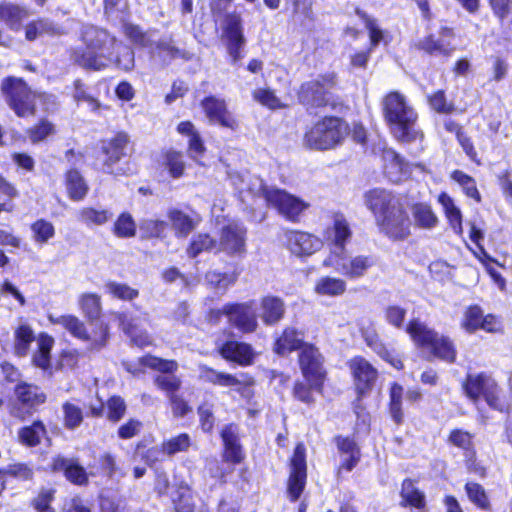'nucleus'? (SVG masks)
<instances>
[{"label": "nucleus", "mask_w": 512, "mask_h": 512, "mask_svg": "<svg viewBox=\"0 0 512 512\" xmlns=\"http://www.w3.org/2000/svg\"><path fill=\"white\" fill-rule=\"evenodd\" d=\"M406 331L417 346L430 349L435 357L448 363L455 361L456 350L448 337L440 336L419 320H412Z\"/></svg>", "instance_id": "nucleus-7"}, {"label": "nucleus", "mask_w": 512, "mask_h": 512, "mask_svg": "<svg viewBox=\"0 0 512 512\" xmlns=\"http://www.w3.org/2000/svg\"><path fill=\"white\" fill-rule=\"evenodd\" d=\"M364 204L374 215L375 221H378L380 216L390 212L392 206H398L400 202L390 191L374 188L364 194Z\"/></svg>", "instance_id": "nucleus-19"}, {"label": "nucleus", "mask_w": 512, "mask_h": 512, "mask_svg": "<svg viewBox=\"0 0 512 512\" xmlns=\"http://www.w3.org/2000/svg\"><path fill=\"white\" fill-rule=\"evenodd\" d=\"M238 273L224 272L213 270L206 273L205 279L210 288L217 293L224 294L228 288L237 281Z\"/></svg>", "instance_id": "nucleus-41"}, {"label": "nucleus", "mask_w": 512, "mask_h": 512, "mask_svg": "<svg viewBox=\"0 0 512 512\" xmlns=\"http://www.w3.org/2000/svg\"><path fill=\"white\" fill-rule=\"evenodd\" d=\"M216 247V241L212 239L208 234L196 235L187 249V253L190 257L194 258L201 252L210 251Z\"/></svg>", "instance_id": "nucleus-60"}, {"label": "nucleus", "mask_w": 512, "mask_h": 512, "mask_svg": "<svg viewBox=\"0 0 512 512\" xmlns=\"http://www.w3.org/2000/svg\"><path fill=\"white\" fill-rule=\"evenodd\" d=\"M120 321L123 331L131 338L135 345L146 347L151 344V339L147 332L139 330L131 322L126 321V317H121Z\"/></svg>", "instance_id": "nucleus-59"}, {"label": "nucleus", "mask_w": 512, "mask_h": 512, "mask_svg": "<svg viewBox=\"0 0 512 512\" xmlns=\"http://www.w3.org/2000/svg\"><path fill=\"white\" fill-rule=\"evenodd\" d=\"M78 303L83 314L91 322H96L101 314L100 296L94 293H84L79 296Z\"/></svg>", "instance_id": "nucleus-43"}, {"label": "nucleus", "mask_w": 512, "mask_h": 512, "mask_svg": "<svg viewBox=\"0 0 512 512\" xmlns=\"http://www.w3.org/2000/svg\"><path fill=\"white\" fill-rule=\"evenodd\" d=\"M451 178L462 187L464 193L468 197L480 202V193L476 187L475 180L471 176L467 175L463 171L455 170L452 172Z\"/></svg>", "instance_id": "nucleus-50"}, {"label": "nucleus", "mask_w": 512, "mask_h": 512, "mask_svg": "<svg viewBox=\"0 0 512 512\" xmlns=\"http://www.w3.org/2000/svg\"><path fill=\"white\" fill-rule=\"evenodd\" d=\"M149 48L152 57L162 58L163 61H166L167 59H174L181 55V51L178 48L174 47L170 42L164 40L155 44H153L151 41V46Z\"/></svg>", "instance_id": "nucleus-62"}, {"label": "nucleus", "mask_w": 512, "mask_h": 512, "mask_svg": "<svg viewBox=\"0 0 512 512\" xmlns=\"http://www.w3.org/2000/svg\"><path fill=\"white\" fill-rule=\"evenodd\" d=\"M223 358L239 363L240 365H248L252 362L254 353L250 345L237 341H228L220 349Z\"/></svg>", "instance_id": "nucleus-30"}, {"label": "nucleus", "mask_w": 512, "mask_h": 512, "mask_svg": "<svg viewBox=\"0 0 512 512\" xmlns=\"http://www.w3.org/2000/svg\"><path fill=\"white\" fill-rule=\"evenodd\" d=\"M347 290V282L339 277L322 276L314 285V292L320 296L338 297Z\"/></svg>", "instance_id": "nucleus-35"}, {"label": "nucleus", "mask_w": 512, "mask_h": 512, "mask_svg": "<svg viewBox=\"0 0 512 512\" xmlns=\"http://www.w3.org/2000/svg\"><path fill=\"white\" fill-rule=\"evenodd\" d=\"M66 190L73 201H81L88 193V185L77 170H69L66 173Z\"/></svg>", "instance_id": "nucleus-39"}, {"label": "nucleus", "mask_w": 512, "mask_h": 512, "mask_svg": "<svg viewBox=\"0 0 512 512\" xmlns=\"http://www.w3.org/2000/svg\"><path fill=\"white\" fill-rule=\"evenodd\" d=\"M306 478V449L304 444L298 443L290 461V475L287 491L291 501H296L302 494L306 485Z\"/></svg>", "instance_id": "nucleus-14"}, {"label": "nucleus", "mask_w": 512, "mask_h": 512, "mask_svg": "<svg viewBox=\"0 0 512 512\" xmlns=\"http://www.w3.org/2000/svg\"><path fill=\"white\" fill-rule=\"evenodd\" d=\"M81 39L86 49L73 50L72 60L84 69L100 71L107 68L113 60V51L117 39L107 30L95 26H85Z\"/></svg>", "instance_id": "nucleus-2"}, {"label": "nucleus", "mask_w": 512, "mask_h": 512, "mask_svg": "<svg viewBox=\"0 0 512 512\" xmlns=\"http://www.w3.org/2000/svg\"><path fill=\"white\" fill-rule=\"evenodd\" d=\"M191 445V439L188 434L183 433L172 437L162 443V451L169 456L179 452H185Z\"/></svg>", "instance_id": "nucleus-57"}, {"label": "nucleus", "mask_w": 512, "mask_h": 512, "mask_svg": "<svg viewBox=\"0 0 512 512\" xmlns=\"http://www.w3.org/2000/svg\"><path fill=\"white\" fill-rule=\"evenodd\" d=\"M31 15L26 6L10 1L0 3V22L4 23L10 30L19 31L22 22Z\"/></svg>", "instance_id": "nucleus-25"}, {"label": "nucleus", "mask_w": 512, "mask_h": 512, "mask_svg": "<svg viewBox=\"0 0 512 512\" xmlns=\"http://www.w3.org/2000/svg\"><path fill=\"white\" fill-rule=\"evenodd\" d=\"M128 141V136L125 133H118L106 145L103 146V151L106 154L104 170L107 173H118L113 169V165L125 155V149Z\"/></svg>", "instance_id": "nucleus-27"}, {"label": "nucleus", "mask_w": 512, "mask_h": 512, "mask_svg": "<svg viewBox=\"0 0 512 512\" xmlns=\"http://www.w3.org/2000/svg\"><path fill=\"white\" fill-rule=\"evenodd\" d=\"M438 202L441 204L452 230L457 235H462V213L455 205L454 200L447 193L442 192L438 196Z\"/></svg>", "instance_id": "nucleus-36"}, {"label": "nucleus", "mask_w": 512, "mask_h": 512, "mask_svg": "<svg viewBox=\"0 0 512 512\" xmlns=\"http://www.w3.org/2000/svg\"><path fill=\"white\" fill-rule=\"evenodd\" d=\"M27 136L33 144L44 141L48 136L55 133V126L46 119L40 120L35 126L29 128Z\"/></svg>", "instance_id": "nucleus-56"}, {"label": "nucleus", "mask_w": 512, "mask_h": 512, "mask_svg": "<svg viewBox=\"0 0 512 512\" xmlns=\"http://www.w3.org/2000/svg\"><path fill=\"white\" fill-rule=\"evenodd\" d=\"M363 337L367 346L377 353L382 359L390 363L396 369L403 368L401 359L385 347L377 333L374 331H366L363 333Z\"/></svg>", "instance_id": "nucleus-37"}, {"label": "nucleus", "mask_w": 512, "mask_h": 512, "mask_svg": "<svg viewBox=\"0 0 512 512\" xmlns=\"http://www.w3.org/2000/svg\"><path fill=\"white\" fill-rule=\"evenodd\" d=\"M335 85L333 74L319 76L301 85L298 97L300 102L308 108L331 106L335 109L338 105L334 99L331 89Z\"/></svg>", "instance_id": "nucleus-8"}, {"label": "nucleus", "mask_w": 512, "mask_h": 512, "mask_svg": "<svg viewBox=\"0 0 512 512\" xmlns=\"http://www.w3.org/2000/svg\"><path fill=\"white\" fill-rule=\"evenodd\" d=\"M44 435L45 428L40 422H35L31 426H26L18 433L21 443L31 447L38 445Z\"/></svg>", "instance_id": "nucleus-49"}, {"label": "nucleus", "mask_w": 512, "mask_h": 512, "mask_svg": "<svg viewBox=\"0 0 512 512\" xmlns=\"http://www.w3.org/2000/svg\"><path fill=\"white\" fill-rule=\"evenodd\" d=\"M383 160L385 173L391 182L398 183L408 177V165L394 150H385Z\"/></svg>", "instance_id": "nucleus-28"}, {"label": "nucleus", "mask_w": 512, "mask_h": 512, "mask_svg": "<svg viewBox=\"0 0 512 512\" xmlns=\"http://www.w3.org/2000/svg\"><path fill=\"white\" fill-rule=\"evenodd\" d=\"M402 498L411 506L423 508L425 506L424 494L420 492L411 480H405L401 490Z\"/></svg>", "instance_id": "nucleus-58"}, {"label": "nucleus", "mask_w": 512, "mask_h": 512, "mask_svg": "<svg viewBox=\"0 0 512 512\" xmlns=\"http://www.w3.org/2000/svg\"><path fill=\"white\" fill-rule=\"evenodd\" d=\"M114 234L119 238H130L136 234V224L129 213L119 215L113 226Z\"/></svg>", "instance_id": "nucleus-52"}, {"label": "nucleus", "mask_w": 512, "mask_h": 512, "mask_svg": "<svg viewBox=\"0 0 512 512\" xmlns=\"http://www.w3.org/2000/svg\"><path fill=\"white\" fill-rule=\"evenodd\" d=\"M415 225L423 229H432L438 223V218L430 205L416 203L411 208Z\"/></svg>", "instance_id": "nucleus-42"}, {"label": "nucleus", "mask_w": 512, "mask_h": 512, "mask_svg": "<svg viewBox=\"0 0 512 512\" xmlns=\"http://www.w3.org/2000/svg\"><path fill=\"white\" fill-rule=\"evenodd\" d=\"M403 387L398 383H393L390 388L389 412L396 424L403 422L404 414L402 411Z\"/></svg>", "instance_id": "nucleus-45"}, {"label": "nucleus", "mask_w": 512, "mask_h": 512, "mask_svg": "<svg viewBox=\"0 0 512 512\" xmlns=\"http://www.w3.org/2000/svg\"><path fill=\"white\" fill-rule=\"evenodd\" d=\"M355 14L364 22L365 27L369 31L371 47L377 46L383 40V31L379 28L376 20L370 17L366 12L359 7L351 6Z\"/></svg>", "instance_id": "nucleus-48"}, {"label": "nucleus", "mask_w": 512, "mask_h": 512, "mask_svg": "<svg viewBox=\"0 0 512 512\" xmlns=\"http://www.w3.org/2000/svg\"><path fill=\"white\" fill-rule=\"evenodd\" d=\"M380 231L392 240H404L410 235V219L401 205L392 206V210L380 216L376 221Z\"/></svg>", "instance_id": "nucleus-13"}, {"label": "nucleus", "mask_w": 512, "mask_h": 512, "mask_svg": "<svg viewBox=\"0 0 512 512\" xmlns=\"http://www.w3.org/2000/svg\"><path fill=\"white\" fill-rule=\"evenodd\" d=\"M62 31L48 19H37L25 26V38L28 41H35L43 35H59Z\"/></svg>", "instance_id": "nucleus-38"}, {"label": "nucleus", "mask_w": 512, "mask_h": 512, "mask_svg": "<svg viewBox=\"0 0 512 512\" xmlns=\"http://www.w3.org/2000/svg\"><path fill=\"white\" fill-rule=\"evenodd\" d=\"M349 125L338 117H324L304 135V144L314 150H330L341 145L349 135Z\"/></svg>", "instance_id": "nucleus-4"}, {"label": "nucleus", "mask_w": 512, "mask_h": 512, "mask_svg": "<svg viewBox=\"0 0 512 512\" xmlns=\"http://www.w3.org/2000/svg\"><path fill=\"white\" fill-rule=\"evenodd\" d=\"M230 180L238 191L242 201H246L249 196L252 198L264 197L266 200V191L274 188L264 186L262 179L248 172L232 173L230 174Z\"/></svg>", "instance_id": "nucleus-17"}, {"label": "nucleus", "mask_w": 512, "mask_h": 512, "mask_svg": "<svg viewBox=\"0 0 512 512\" xmlns=\"http://www.w3.org/2000/svg\"><path fill=\"white\" fill-rule=\"evenodd\" d=\"M466 494L469 500L483 510L490 508V502L485 489L478 483L468 482L465 485Z\"/></svg>", "instance_id": "nucleus-54"}, {"label": "nucleus", "mask_w": 512, "mask_h": 512, "mask_svg": "<svg viewBox=\"0 0 512 512\" xmlns=\"http://www.w3.org/2000/svg\"><path fill=\"white\" fill-rule=\"evenodd\" d=\"M246 228L239 223H229L221 229L219 249L229 255L245 252Z\"/></svg>", "instance_id": "nucleus-18"}, {"label": "nucleus", "mask_w": 512, "mask_h": 512, "mask_svg": "<svg viewBox=\"0 0 512 512\" xmlns=\"http://www.w3.org/2000/svg\"><path fill=\"white\" fill-rule=\"evenodd\" d=\"M112 63L124 71L132 70L135 65L133 50L117 40V45H115V49L113 51V60L111 64Z\"/></svg>", "instance_id": "nucleus-44"}, {"label": "nucleus", "mask_w": 512, "mask_h": 512, "mask_svg": "<svg viewBox=\"0 0 512 512\" xmlns=\"http://www.w3.org/2000/svg\"><path fill=\"white\" fill-rule=\"evenodd\" d=\"M106 292L114 298L121 300H132L139 295L138 290L131 288L127 284L108 282L105 285Z\"/></svg>", "instance_id": "nucleus-63"}, {"label": "nucleus", "mask_w": 512, "mask_h": 512, "mask_svg": "<svg viewBox=\"0 0 512 512\" xmlns=\"http://www.w3.org/2000/svg\"><path fill=\"white\" fill-rule=\"evenodd\" d=\"M374 264L375 261L372 256L353 255L345 247L339 246L336 249H330L328 256L322 263L324 267L332 268L335 272L350 280L364 277Z\"/></svg>", "instance_id": "nucleus-6"}, {"label": "nucleus", "mask_w": 512, "mask_h": 512, "mask_svg": "<svg viewBox=\"0 0 512 512\" xmlns=\"http://www.w3.org/2000/svg\"><path fill=\"white\" fill-rule=\"evenodd\" d=\"M304 345L307 344L304 343L302 332L294 328H286L276 340L274 350L279 355H285L299 348L302 350Z\"/></svg>", "instance_id": "nucleus-34"}, {"label": "nucleus", "mask_w": 512, "mask_h": 512, "mask_svg": "<svg viewBox=\"0 0 512 512\" xmlns=\"http://www.w3.org/2000/svg\"><path fill=\"white\" fill-rule=\"evenodd\" d=\"M266 202L278 210L287 220L296 222L309 204L284 190L273 188L266 191Z\"/></svg>", "instance_id": "nucleus-11"}, {"label": "nucleus", "mask_w": 512, "mask_h": 512, "mask_svg": "<svg viewBox=\"0 0 512 512\" xmlns=\"http://www.w3.org/2000/svg\"><path fill=\"white\" fill-rule=\"evenodd\" d=\"M52 468L54 471H63L66 478L74 484L82 485L87 483L85 469L71 459L57 456L53 459Z\"/></svg>", "instance_id": "nucleus-31"}, {"label": "nucleus", "mask_w": 512, "mask_h": 512, "mask_svg": "<svg viewBox=\"0 0 512 512\" xmlns=\"http://www.w3.org/2000/svg\"><path fill=\"white\" fill-rule=\"evenodd\" d=\"M162 165L173 178H180L185 171V162L180 152L169 150L164 154Z\"/></svg>", "instance_id": "nucleus-46"}, {"label": "nucleus", "mask_w": 512, "mask_h": 512, "mask_svg": "<svg viewBox=\"0 0 512 512\" xmlns=\"http://www.w3.org/2000/svg\"><path fill=\"white\" fill-rule=\"evenodd\" d=\"M73 98L77 103H86L92 111L100 107L99 101L89 93L88 88L80 80L74 82Z\"/></svg>", "instance_id": "nucleus-64"}, {"label": "nucleus", "mask_w": 512, "mask_h": 512, "mask_svg": "<svg viewBox=\"0 0 512 512\" xmlns=\"http://www.w3.org/2000/svg\"><path fill=\"white\" fill-rule=\"evenodd\" d=\"M15 351L19 356L26 355L30 344L35 340L34 332L28 324H21L15 330Z\"/></svg>", "instance_id": "nucleus-47"}, {"label": "nucleus", "mask_w": 512, "mask_h": 512, "mask_svg": "<svg viewBox=\"0 0 512 512\" xmlns=\"http://www.w3.org/2000/svg\"><path fill=\"white\" fill-rule=\"evenodd\" d=\"M384 120L392 136L401 143L422 141L423 132L417 125L418 114L406 97L393 91L382 100Z\"/></svg>", "instance_id": "nucleus-1"}, {"label": "nucleus", "mask_w": 512, "mask_h": 512, "mask_svg": "<svg viewBox=\"0 0 512 512\" xmlns=\"http://www.w3.org/2000/svg\"><path fill=\"white\" fill-rule=\"evenodd\" d=\"M496 383L486 374L468 375L464 383V390L467 396L476 400L480 395H484L489 405L493 406V393Z\"/></svg>", "instance_id": "nucleus-24"}, {"label": "nucleus", "mask_w": 512, "mask_h": 512, "mask_svg": "<svg viewBox=\"0 0 512 512\" xmlns=\"http://www.w3.org/2000/svg\"><path fill=\"white\" fill-rule=\"evenodd\" d=\"M428 103L430 108L439 114H451L456 110L454 103L447 100L443 90H437L429 95Z\"/></svg>", "instance_id": "nucleus-53"}, {"label": "nucleus", "mask_w": 512, "mask_h": 512, "mask_svg": "<svg viewBox=\"0 0 512 512\" xmlns=\"http://www.w3.org/2000/svg\"><path fill=\"white\" fill-rule=\"evenodd\" d=\"M260 318L266 325H274L278 323L284 316V301L276 296H265L260 302Z\"/></svg>", "instance_id": "nucleus-29"}, {"label": "nucleus", "mask_w": 512, "mask_h": 512, "mask_svg": "<svg viewBox=\"0 0 512 512\" xmlns=\"http://www.w3.org/2000/svg\"><path fill=\"white\" fill-rule=\"evenodd\" d=\"M0 89L10 109L20 118L34 116L37 102L50 98L33 91L23 79L12 76L2 80Z\"/></svg>", "instance_id": "nucleus-3"}, {"label": "nucleus", "mask_w": 512, "mask_h": 512, "mask_svg": "<svg viewBox=\"0 0 512 512\" xmlns=\"http://www.w3.org/2000/svg\"><path fill=\"white\" fill-rule=\"evenodd\" d=\"M349 368L359 394H364L372 389L377 379V370L365 358L354 357L349 362Z\"/></svg>", "instance_id": "nucleus-21"}, {"label": "nucleus", "mask_w": 512, "mask_h": 512, "mask_svg": "<svg viewBox=\"0 0 512 512\" xmlns=\"http://www.w3.org/2000/svg\"><path fill=\"white\" fill-rule=\"evenodd\" d=\"M139 364L161 372V374L155 377L154 383L160 390L166 393L167 397L171 396V394H176L180 389L181 380L174 375V372L178 369L176 361L146 355L139 359Z\"/></svg>", "instance_id": "nucleus-10"}, {"label": "nucleus", "mask_w": 512, "mask_h": 512, "mask_svg": "<svg viewBox=\"0 0 512 512\" xmlns=\"http://www.w3.org/2000/svg\"><path fill=\"white\" fill-rule=\"evenodd\" d=\"M221 438L225 447V460L235 464L240 463L243 460V453L238 443L236 427L233 425L226 426L221 432Z\"/></svg>", "instance_id": "nucleus-32"}, {"label": "nucleus", "mask_w": 512, "mask_h": 512, "mask_svg": "<svg viewBox=\"0 0 512 512\" xmlns=\"http://www.w3.org/2000/svg\"><path fill=\"white\" fill-rule=\"evenodd\" d=\"M483 312L479 306L468 307L463 315L461 326L467 332H474L480 328Z\"/></svg>", "instance_id": "nucleus-61"}, {"label": "nucleus", "mask_w": 512, "mask_h": 512, "mask_svg": "<svg viewBox=\"0 0 512 512\" xmlns=\"http://www.w3.org/2000/svg\"><path fill=\"white\" fill-rule=\"evenodd\" d=\"M50 322L63 326L72 336L85 342L90 350H100L106 346L109 331L108 325L102 321L90 323V330L74 315L49 316Z\"/></svg>", "instance_id": "nucleus-5"}, {"label": "nucleus", "mask_w": 512, "mask_h": 512, "mask_svg": "<svg viewBox=\"0 0 512 512\" xmlns=\"http://www.w3.org/2000/svg\"><path fill=\"white\" fill-rule=\"evenodd\" d=\"M284 236L287 249L296 257H309L323 246L319 237L308 232L288 230Z\"/></svg>", "instance_id": "nucleus-16"}, {"label": "nucleus", "mask_w": 512, "mask_h": 512, "mask_svg": "<svg viewBox=\"0 0 512 512\" xmlns=\"http://www.w3.org/2000/svg\"><path fill=\"white\" fill-rule=\"evenodd\" d=\"M201 106L206 117L211 123H216L230 129H235L237 127V121L228 111L224 99L209 96L202 100Z\"/></svg>", "instance_id": "nucleus-22"}, {"label": "nucleus", "mask_w": 512, "mask_h": 512, "mask_svg": "<svg viewBox=\"0 0 512 512\" xmlns=\"http://www.w3.org/2000/svg\"><path fill=\"white\" fill-rule=\"evenodd\" d=\"M169 219L178 235L187 236L195 227L193 220L180 210L169 212Z\"/></svg>", "instance_id": "nucleus-51"}, {"label": "nucleus", "mask_w": 512, "mask_h": 512, "mask_svg": "<svg viewBox=\"0 0 512 512\" xmlns=\"http://www.w3.org/2000/svg\"><path fill=\"white\" fill-rule=\"evenodd\" d=\"M326 240L332 245L330 249L345 247V244L351 239L352 231L348 221L343 215L336 214L333 223L327 228Z\"/></svg>", "instance_id": "nucleus-26"}, {"label": "nucleus", "mask_w": 512, "mask_h": 512, "mask_svg": "<svg viewBox=\"0 0 512 512\" xmlns=\"http://www.w3.org/2000/svg\"><path fill=\"white\" fill-rule=\"evenodd\" d=\"M200 377L204 381L213 385L234 388L236 391H240L242 388L251 386L253 384V379L247 375H233L217 371L207 366L201 367Z\"/></svg>", "instance_id": "nucleus-20"}, {"label": "nucleus", "mask_w": 512, "mask_h": 512, "mask_svg": "<svg viewBox=\"0 0 512 512\" xmlns=\"http://www.w3.org/2000/svg\"><path fill=\"white\" fill-rule=\"evenodd\" d=\"M31 231L34 241L40 244L47 243L55 235L53 224L45 219L35 221L31 225Z\"/></svg>", "instance_id": "nucleus-55"}, {"label": "nucleus", "mask_w": 512, "mask_h": 512, "mask_svg": "<svg viewBox=\"0 0 512 512\" xmlns=\"http://www.w3.org/2000/svg\"><path fill=\"white\" fill-rule=\"evenodd\" d=\"M221 38L226 44L232 63H237L243 57L241 51L246 43L240 16L235 14L226 16L222 24Z\"/></svg>", "instance_id": "nucleus-15"}, {"label": "nucleus", "mask_w": 512, "mask_h": 512, "mask_svg": "<svg viewBox=\"0 0 512 512\" xmlns=\"http://www.w3.org/2000/svg\"><path fill=\"white\" fill-rule=\"evenodd\" d=\"M113 213L104 208L82 207L76 213L77 221L88 228L102 226L109 222Z\"/></svg>", "instance_id": "nucleus-33"}, {"label": "nucleus", "mask_w": 512, "mask_h": 512, "mask_svg": "<svg viewBox=\"0 0 512 512\" xmlns=\"http://www.w3.org/2000/svg\"><path fill=\"white\" fill-rule=\"evenodd\" d=\"M439 35V38H436L434 35L425 37L419 41L418 47L429 54L449 56L455 50L451 43L454 38V32L449 27H441Z\"/></svg>", "instance_id": "nucleus-23"}, {"label": "nucleus", "mask_w": 512, "mask_h": 512, "mask_svg": "<svg viewBox=\"0 0 512 512\" xmlns=\"http://www.w3.org/2000/svg\"><path fill=\"white\" fill-rule=\"evenodd\" d=\"M222 315L227 317L231 326L243 333H252L258 327L253 302L228 303L221 309L211 310L210 319L218 320Z\"/></svg>", "instance_id": "nucleus-9"}, {"label": "nucleus", "mask_w": 512, "mask_h": 512, "mask_svg": "<svg viewBox=\"0 0 512 512\" xmlns=\"http://www.w3.org/2000/svg\"><path fill=\"white\" fill-rule=\"evenodd\" d=\"M299 364L302 374L311 387L317 391L321 390L325 371L323 368V357L319 350L313 345H304L299 354Z\"/></svg>", "instance_id": "nucleus-12"}, {"label": "nucleus", "mask_w": 512, "mask_h": 512, "mask_svg": "<svg viewBox=\"0 0 512 512\" xmlns=\"http://www.w3.org/2000/svg\"><path fill=\"white\" fill-rule=\"evenodd\" d=\"M17 399L29 407L45 402L46 396L39 387L27 383H20L15 388Z\"/></svg>", "instance_id": "nucleus-40"}]
</instances>
